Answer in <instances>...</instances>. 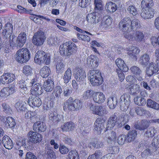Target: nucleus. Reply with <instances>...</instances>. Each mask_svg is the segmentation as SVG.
Listing matches in <instances>:
<instances>
[{"mask_svg":"<svg viewBox=\"0 0 159 159\" xmlns=\"http://www.w3.org/2000/svg\"><path fill=\"white\" fill-rule=\"evenodd\" d=\"M139 22L137 19L131 20L129 17H124L121 19L119 23V28L124 32H130L138 28Z\"/></svg>","mask_w":159,"mask_h":159,"instance_id":"1","label":"nucleus"},{"mask_svg":"<svg viewBox=\"0 0 159 159\" xmlns=\"http://www.w3.org/2000/svg\"><path fill=\"white\" fill-rule=\"evenodd\" d=\"M77 49L76 45L74 43L70 42L61 45L59 48L60 54L68 57L75 53Z\"/></svg>","mask_w":159,"mask_h":159,"instance_id":"2","label":"nucleus"},{"mask_svg":"<svg viewBox=\"0 0 159 159\" xmlns=\"http://www.w3.org/2000/svg\"><path fill=\"white\" fill-rule=\"evenodd\" d=\"M82 108L81 101L77 99L73 100L71 97L69 98L64 102L63 109L65 111L68 110L71 111L78 110Z\"/></svg>","mask_w":159,"mask_h":159,"instance_id":"3","label":"nucleus"},{"mask_svg":"<svg viewBox=\"0 0 159 159\" xmlns=\"http://www.w3.org/2000/svg\"><path fill=\"white\" fill-rule=\"evenodd\" d=\"M88 75L90 82L93 86L101 85L103 82L101 72L98 70H90Z\"/></svg>","mask_w":159,"mask_h":159,"instance_id":"4","label":"nucleus"},{"mask_svg":"<svg viewBox=\"0 0 159 159\" xmlns=\"http://www.w3.org/2000/svg\"><path fill=\"white\" fill-rule=\"evenodd\" d=\"M125 123L124 117H121L118 118L117 116L113 115L109 117L107 121V130H108L109 128L111 129L115 126L118 128L121 127L124 125Z\"/></svg>","mask_w":159,"mask_h":159,"instance_id":"5","label":"nucleus"},{"mask_svg":"<svg viewBox=\"0 0 159 159\" xmlns=\"http://www.w3.org/2000/svg\"><path fill=\"white\" fill-rule=\"evenodd\" d=\"M16 55V61L20 63L26 62L30 57V52L27 48H23L18 50Z\"/></svg>","mask_w":159,"mask_h":159,"instance_id":"6","label":"nucleus"},{"mask_svg":"<svg viewBox=\"0 0 159 159\" xmlns=\"http://www.w3.org/2000/svg\"><path fill=\"white\" fill-rule=\"evenodd\" d=\"M26 39V34L25 32H21L17 38L14 34H13L12 41L10 42L11 46L21 47L25 43Z\"/></svg>","mask_w":159,"mask_h":159,"instance_id":"7","label":"nucleus"},{"mask_svg":"<svg viewBox=\"0 0 159 159\" xmlns=\"http://www.w3.org/2000/svg\"><path fill=\"white\" fill-rule=\"evenodd\" d=\"M34 61L39 64L44 63L46 65L49 64L50 62V55L47 54L43 51H39L36 53Z\"/></svg>","mask_w":159,"mask_h":159,"instance_id":"8","label":"nucleus"},{"mask_svg":"<svg viewBox=\"0 0 159 159\" xmlns=\"http://www.w3.org/2000/svg\"><path fill=\"white\" fill-rule=\"evenodd\" d=\"M45 39L44 33L40 30L34 34L33 37L32 43L35 45L40 46L43 44Z\"/></svg>","mask_w":159,"mask_h":159,"instance_id":"9","label":"nucleus"},{"mask_svg":"<svg viewBox=\"0 0 159 159\" xmlns=\"http://www.w3.org/2000/svg\"><path fill=\"white\" fill-rule=\"evenodd\" d=\"M130 97L128 94H124L121 96L119 104L120 109L123 111H126L128 109L130 103Z\"/></svg>","mask_w":159,"mask_h":159,"instance_id":"10","label":"nucleus"},{"mask_svg":"<svg viewBox=\"0 0 159 159\" xmlns=\"http://www.w3.org/2000/svg\"><path fill=\"white\" fill-rule=\"evenodd\" d=\"M2 35L6 38H9V44L10 42L12 41L13 38V26L10 23H7L6 24L5 29L2 32Z\"/></svg>","mask_w":159,"mask_h":159,"instance_id":"11","label":"nucleus"},{"mask_svg":"<svg viewBox=\"0 0 159 159\" xmlns=\"http://www.w3.org/2000/svg\"><path fill=\"white\" fill-rule=\"evenodd\" d=\"M28 138L32 143H36L40 142L42 139V135L32 131H29L27 134Z\"/></svg>","mask_w":159,"mask_h":159,"instance_id":"12","label":"nucleus"},{"mask_svg":"<svg viewBox=\"0 0 159 159\" xmlns=\"http://www.w3.org/2000/svg\"><path fill=\"white\" fill-rule=\"evenodd\" d=\"M86 77L84 71L81 68H77L76 69L75 79L79 84H81L85 83Z\"/></svg>","mask_w":159,"mask_h":159,"instance_id":"13","label":"nucleus"},{"mask_svg":"<svg viewBox=\"0 0 159 159\" xmlns=\"http://www.w3.org/2000/svg\"><path fill=\"white\" fill-rule=\"evenodd\" d=\"M14 74L10 73H5L1 76L0 83L3 84H8L12 82L15 79Z\"/></svg>","mask_w":159,"mask_h":159,"instance_id":"14","label":"nucleus"},{"mask_svg":"<svg viewBox=\"0 0 159 159\" xmlns=\"http://www.w3.org/2000/svg\"><path fill=\"white\" fill-rule=\"evenodd\" d=\"M42 103L41 100L37 96L32 95L29 98L28 101L29 105L33 108L40 107Z\"/></svg>","mask_w":159,"mask_h":159,"instance_id":"15","label":"nucleus"},{"mask_svg":"<svg viewBox=\"0 0 159 159\" xmlns=\"http://www.w3.org/2000/svg\"><path fill=\"white\" fill-rule=\"evenodd\" d=\"M155 12L154 10L152 8H142L140 15L141 17L145 19H148L152 18Z\"/></svg>","mask_w":159,"mask_h":159,"instance_id":"16","label":"nucleus"},{"mask_svg":"<svg viewBox=\"0 0 159 159\" xmlns=\"http://www.w3.org/2000/svg\"><path fill=\"white\" fill-rule=\"evenodd\" d=\"M48 116L49 119L54 122L58 123L64 121L63 116L58 114L56 111H50Z\"/></svg>","mask_w":159,"mask_h":159,"instance_id":"17","label":"nucleus"},{"mask_svg":"<svg viewBox=\"0 0 159 159\" xmlns=\"http://www.w3.org/2000/svg\"><path fill=\"white\" fill-rule=\"evenodd\" d=\"M93 105H92L90 107V108L93 111V114L102 116L107 113L106 109L104 107L101 106H95L93 107Z\"/></svg>","mask_w":159,"mask_h":159,"instance_id":"18","label":"nucleus"},{"mask_svg":"<svg viewBox=\"0 0 159 159\" xmlns=\"http://www.w3.org/2000/svg\"><path fill=\"white\" fill-rule=\"evenodd\" d=\"M32 142L30 140V139H22L16 142V144L19 146L23 147L26 150H29L32 148Z\"/></svg>","mask_w":159,"mask_h":159,"instance_id":"19","label":"nucleus"},{"mask_svg":"<svg viewBox=\"0 0 159 159\" xmlns=\"http://www.w3.org/2000/svg\"><path fill=\"white\" fill-rule=\"evenodd\" d=\"M2 143L5 148L11 149L13 147V144L10 138L7 135H4L2 139Z\"/></svg>","mask_w":159,"mask_h":159,"instance_id":"20","label":"nucleus"},{"mask_svg":"<svg viewBox=\"0 0 159 159\" xmlns=\"http://www.w3.org/2000/svg\"><path fill=\"white\" fill-rule=\"evenodd\" d=\"M42 93V89L40 84L36 82L31 89V93L33 95L38 96Z\"/></svg>","mask_w":159,"mask_h":159,"instance_id":"21","label":"nucleus"},{"mask_svg":"<svg viewBox=\"0 0 159 159\" xmlns=\"http://www.w3.org/2000/svg\"><path fill=\"white\" fill-rule=\"evenodd\" d=\"M93 98L94 101L98 104L103 102L105 99L104 95L102 93L99 92L94 93Z\"/></svg>","mask_w":159,"mask_h":159,"instance_id":"22","label":"nucleus"},{"mask_svg":"<svg viewBox=\"0 0 159 159\" xmlns=\"http://www.w3.org/2000/svg\"><path fill=\"white\" fill-rule=\"evenodd\" d=\"M158 67L157 66L152 62L150 63L146 69V73L149 76L152 75L154 74L157 73L158 71Z\"/></svg>","mask_w":159,"mask_h":159,"instance_id":"23","label":"nucleus"},{"mask_svg":"<svg viewBox=\"0 0 159 159\" xmlns=\"http://www.w3.org/2000/svg\"><path fill=\"white\" fill-rule=\"evenodd\" d=\"M115 63L119 70L124 72L128 71L129 68L126 66L124 61L120 58H118L116 60Z\"/></svg>","mask_w":159,"mask_h":159,"instance_id":"24","label":"nucleus"},{"mask_svg":"<svg viewBox=\"0 0 159 159\" xmlns=\"http://www.w3.org/2000/svg\"><path fill=\"white\" fill-rule=\"evenodd\" d=\"M43 88L46 92H50L54 87L53 82L50 79H48L45 81L43 84Z\"/></svg>","mask_w":159,"mask_h":159,"instance_id":"25","label":"nucleus"},{"mask_svg":"<svg viewBox=\"0 0 159 159\" xmlns=\"http://www.w3.org/2000/svg\"><path fill=\"white\" fill-rule=\"evenodd\" d=\"M33 128L34 131L38 132H44L46 129V127L43 123L40 121L35 122L33 125Z\"/></svg>","mask_w":159,"mask_h":159,"instance_id":"26","label":"nucleus"},{"mask_svg":"<svg viewBox=\"0 0 159 159\" xmlns=\"http://www.w3.org/2000/svg\"><path fill=\"white\" fill-rule=\"evenodd\" d=\"M105 18V20L102 22L101 24V27L104 30L109 28L112 21V18L110 16H107Z\"/></svg>","mask_w":159,"mask_h":159,"instance_id":"27","label":"nucleus"},{"mask_svg":"<svg viewBox=\"0 0 159 159\" xmlns=\"http://www.w3.org/2000/svg\"><path fill=\"white\" fill-rule=\"evenodd\" d=\"M150 57L148 54L146 53L142 55L139 60V62L143 66H146L149 63Z\"/></svg>","mask_w":159,"mask_h":159,"instance_id":"28","label":"nucleus"},{"mask_svg":"<svg viewBox=\"0 0 159 159\" xmlns=\"http://www.w3.org/2000/svg\"><path fill=\"white\" fill-rule=\"evenodd\" d=\"M127 89L130 94L134 95H136L140 91L139 86L136 84H134L132 86L130 85L129 88L128 87Z\"/></svg>","mask_w":159,"mask_h":159,"instance_id":"29","label":"nucleus"},{"mask_svg":"<svg viewBox=\"0 0 159 159\" xmlns=\"http://www.w3.org/2000/svg\"><path fill=\"white\" fill-rule=\"evenodd\" d=\"M45 152L46 159H56L57 157L52 147L47 146Z\"/></svg>","mask_w":159,"mask_h":159,"instance_id":"30","label":"nucleus"},{"mask_svg":"<svg viewBox=\"0 0 159 159\" xmlns=\"http://www.w3.org/2000/svg\"><path fill=\"white\" fill-rule=\"evenodd\" d=\"M75 124L71 121L67 122L61 126L62 130L63 131H72L74 128Z\"/></svg>","mask_w":159,"mask_h":159,"instance_id":"31","label":"nucleus"},{"mask_svg":"<svg viewBox=\"0 0 159 159\" xmlns=\"http://www.w3.org/2000/svg\"><path fill=\"white\" fill-rule=\"evenodd\" d=\"M111 129L109 128L108 134L106 135L107 141L108 143H110L112 141H114L116 139V136L115 132L111 131Z\"/></svg>","mask_w":159,"mask_h":159,"instance_id":"32","label":"nucleus"},{"mask_svg":"<svg viewBox=\"0 0 159 159\" xmlns=\"http://www.w3.org/2000/svg\"><path fill=\"white\" fill-rule=\"evenodd\" d=\"M25 81V80H20L19 83V88L20 89V92L23 95L25 96V94H27L28 92Z\"/></svg>","mask_w":159,"mask_h":159,"instance_id":"33","label":"nucleus"},{"mask_svg":"<svg viewBox=\"0 0 159 159\" xmlns=\"http://www.w3.org/2000/svg\"><path fill=\"white\" fill-rule=\"evenodd\" d=\"M149 125V123L146 120H142L141 121L140 124L137 125L136 129L140 130H143L146 129Z\"/></svg>","mask_w":159,"mask_h":159,"instance_id":"34","label":"nucleus"},{"mask_svg":"<svg viewBox=\"0 0 159 159\" xmlns=\"http://www.w3.org/2000/svg\"><path fill=\"white\" fill-rule=\"evenodd\" d=\"M71 75V69L70 68H68L64 74L63 80L64 83L67 84L70 81Z\"/></svg>","mask_w":159,"mask_h":159,"instance_id":"35","label":"nucleus"},{"mask_svg":"<svg viewBox=\"0 0 159 159\" xmlns=\"http://www.w3.org/2000/svg\"><path fill=\"white\" fill-rule=\"evenodd\" d=\"M50 72V70L48 67L44 66L40 69V73L42 77L46 78L49 75Z\"/></svg>","mask_w":159,"mask_h":159,"instance_id":"36","label":"nucleus"},{"mask_svg":"<svg viewBox=\"0 0 159 159\" xmlns=\"http://www.w3.org/2000/svg\"><path fill=\"white\" fill-rule=\"evenodd\" d=\"M5 123L7 127L12 129L14 128L16 125L15 120L11 117H8L7 118Z\"/></svg>","mask_w":159,"mask_h":159,"instance_id":"37","label":"nucleus"},{"mask_svg":"<svg viewBox=\"0 0 159 159\" xmlns=\"http://www.w3.org/2000/svg\"><path fill=\"white\" fill-rule=\"evenodd\" d=\"M107 104L110 109H114L117 104L116 98L111 97L108 98Z\"/></svg>","mask_w":159,"mask_h":159,"instance_id":"38","label":"nucleus"},{"mask_svg":"<svg viewBox=\"0 0 159 159\" xmlns=\"http://www.w3.org/2000/svg\"><path fill=\"white\" fill-rule=\"evenodd\" d=\"M105 7L108 11L112 12L115 11L117 9V5L114 3L111 2H107Z\"/></svg>","mask_w":159,"mask_h":159,"instance_id":"39","label":"nucleus"},{"mask_svg":"<svg viewBox=\"0 0 159 159\" xmlns=\"http://www.w3.org/2000/svg\"><path fill=\"white\" fill-rule=\"evenodd\" d=\"M26 103L25 102L20 101L17 102L15 104V107L18 111H25L26 110Z\"/></svg>","mask_w":159,"mask_h":159,"instance_id":"40","label":"nucleus"},{"mask_svg":"<svg viewBox=\"0 0 159 159\" xmlns=\"http://www.w3.org/2000/svg\"><path fill=\"white\" fill-rule=\"evenodd\" d=\"M153 3L152 0H143L141 2V7L143 8L148 9L152 8Z\"/></svg>","mask_w":159,"mask_h":159,"instance_id":"41","label":"nucleus"},{"mask_svg":"<svg viewBox=\"0 0 159 159\" xmlns=\"http://www.w3.org/2000/svg\"><path fill=\"white\" fill-rule=\"evenodd\" d=\"M157 149L154 146H152L151 145L149 148L145 150L143 152L141 153L142 157H144L145 156H148L152 154L153 153L156 152Z\"/></svg>","mask_w":159,"mask_h":159,"instance_id":"42","label":"nucleus"},{"mask_svg":"<svg viewBox=\"0 0 159 159\" xmlns=\"http://www.w3.org/2000/svg\"><path fill=\"white\" fill-rule=\"evenodd\" d=\"M65 65L64 62L62 61H58L56 66V71L57 73H62L64 69Z\"/></svg>","mask_w":159,"mask_h":159,"instance_id":"43","label":"nucleus"},{"mask_svg":"<svg viewBox=\"0 0 159 159\" xmlns=\"http://www.w3.org/2000/svg\"><path fill=\"white\" fill-rule=\"evenodd\" d=\"M94 11H102L103 5L102 0H94Z\"/></svg>","mask_w":159,"mask_h":159,"instance_id":"44","label":"nucleus"},{"mask_svg":"<svg viewBox=\"0 0 159 159\" xmlns=\"http://www.w3.org/2000/svg\"><path fill=\"white\" fill-rule=\"evenodd\" d=\"M157 133V130L153 127H151L148 128L147 131L145 133V135L148 138L152 137L153 136L155 133Z\"/></svg>","mask_w":159,"mask_h":159,"instance_id":"45","label":"nucleus"},{"mask_svg":"<svg viewBox=\"0 0 159 159\" xmlns=\"http://www.w3.org/2000/svg\"><path fill=\"white\" fill-rule=\"evenodd\" d=\"M137 135V131L135 130H132L128 133L127 135L126 139L129 142H130L133 141L135 139Z\"/></svg>","mask_w":159,"mask_h":159,"instance_id":"46","label":"nucleus"},{"mask_svg":"<svg viewBox=\"0 0 159 159\" xmlns=\"http://www.w3.org/2000/svg\"><path fill=\"white\" fill-rule=\"evenodd\" d=\"M134 101L135 103L139 105H144L146 104L145 99L143 98L137 96L134 98Z\"/></svg>","mask_w":159,"mask_h":159,"instance_id":"47","label":"nucleus"},{"mask_svg":"<svg viewBox=\"0 0 159 159\" xmlns=\"http://www.w3.org/2000/svg\"><path fill=\"white\" fill-rule=\"evenodd\" d=\"M134 40L137 42H140L144 39V35L141 31H136L134 33Z\"/></svg>","mask_w":159,"mask_h":159,"instance_id":"48","label":"nucleus"},{"mask_svg":"<svg viewBox=\"0 0 159 159\" xmlns=\"http://www.w3.org/2000/svg\"><path fill=\"white\" fill-rule=\"evenodd\" d=\"M91 145H92L94 148H99L103 146V143L102 141H97L96 142H93L89 143V147L90 148H91Z\"/></svg>","mask_w":159,"mask_h":159,"instance_id":"49","label":"nucleus"},{"mask_svg":"<svg viewBox=\"0 0 159 159\" xmlns=\"http://www.w3.org/2000/svg\"><path fill=\"white\" fill-rule=\"evenodd\" d=\"M130 70L131 72L134 75V76L138 75L139 74H141L142 73V71L138 67L136 66H134L131 67Z\"/></svg>","mask_w":159,"mask_h":159,"instance_id":"50","label":"nucleus"},{"mask_svg":"<svg viewBox=\"0 0 159 159\" xmlns=\"http://www.w3.org/2000/svg\"><path fill=\"white\" fill-rule=\"evenodd\" d=\"M67 156L69 159H79L78 153L75 151H70Z\"/></svg>","mask_w":159,"mask_h":159,"instance_id":"51","label":"nucleus"},{"mask_svg":"<svg viewBox=\"0 0 159 159\" xmlns=\"http://www.w3.org/2000/svg\"><path fill=\"white\" fill-rule=\"evenodd\" d=\"M23 72L26 75H31L33 74L32 69L29 66H25L23 69Z\"/></svg>","mask_w":159,"mask_h":159,"instance_id":"52","label":"nucleus"},{"mask_svg":"<svg viewBox=\"0 0 159 159\" xmlns=\"http://www.w3.org/2000/svg\"><path fill=\"white\" fill-rule=\"evenodd\" d=\"M2 106L3 108V111L8 115L12 114V110L11 107L8 104L5 102H3L2 104Z\"/></svg>","mask_w":159,"mask_h":159,"instance_id":"53","label":"nucleus"},{"mask_svg":"<svg viewBox=\"0 0 159 159\" xmlns=\"http://www.w3.org/2000/svg\"><path fill=\"white\" fill-rule=\"evenodd\" d=\"M94 12L88 14L86 17V20L89 22L91 23H96Z\"/></svg>","mask_w":159,"mask_h":159,"instance_id":"54","label":"nucleus"},{"mask_svg":"<svg viewBox=\"0 0 159 159\" xmlns=\"http://www.w3.org/2000/svg\"><path fill=\"white\" fill-rule=\"evenodd\" d=\"M135 111L137 115L140 116H143L145 114H148L149 112L148 111L144 109L143 108L139 107H138V108H135Z\"/></svg>","mask_w":159,"mask_h":159,"instance_id":"55","label":"nucleus"},{"mask_svg":"<svg viewBox=\"0 0 159 159\" xmlns=\"http://www.w3.org/2000/svg\"><path fill=\"white\" fill-rule=\"evenodd\" d=\"M58 40L57 38L55 37H52L48 39V43L51 45H56L58 44Z\"/></svg>","mask_w":159,"mask_h":159,"instance_id":"56","label":"nucleus"},{"mask_svg":"<svg viewBox=\"0 0 159 159\" xmlns=\"http://www.w3.org/2000/svg\"><path fill=\"white\" fill-rule=\"evenodd\" d=\"M127 10L129 13L134 16L136 15L137 14V8L133 5H129L128 7Z\"/></svg>","mask_w":159,"mask_h":159,"instance_id":"57","label":"nucleus"},{"mask_svg":"<svg viewBox=\"0 0 159 159\" xmlns=\"http://www.w3.org/2000/svg\"><path fill=\"white\" fill-rule=\"evenodd\" d=\"M102 11H94L95 19L96 23H98L102 19Z\"/></svg>","mask_w":159,"mask_h":159,"instance_id":"58","label":"nucleus"},{"mask_svg":"<svg viewBox=\"0 0 159 159\" xmlns=\"http://www.w3.org/2000/svg\"><path fill=\"white\" fill-rule=\"evenodd\" d=\"M95 61H99V59L96 56L91 55L87 59V64H91L92 62Z\"/></svg>","mask_w":159,"mask_h":159,"instance_id":"59","label":"nucleus"},{"mask_svg":"<svg viewBox=\"0 0 159 159\" xmlns=\"http://www.w3.org/2000/svg\"><path fill=\"white\" fill-rule=\"evenodd\" d=\"M36 80H37L35 78L33 79L32 80L28 79L25 80V83L26 84L27 88L28 87H32L34 84L36 83Z\"/></svg>","mask_w":159,"mask_h":159,"instance_id":"60","label":"nucleus"},{"mask_svg":"<svg viewBox=\"0 0 159 159\" xmlns=\"http://www.w3.org/2000/svg\"><path fill=\"white\" fill-rule=\"evenodd\" d=\"M18 9L17 10L20 13H29L31 15L32 14L31 12L32 11V10L31 9L27 10L26 9L24 8L20 5H18L17 6Z\"/></svg>","mask_w":159,"mask_h":159,"instance_id":"61","label":"nucleus"},{"mask_svg":"<svg viewBox=\"0 0 159 159\" xmlns=\"http://www.w3.org/2000/svg\"><path fill=\"white\" fill-rule=\"evenodd\" d=\"M93 94V91L92 90H88L84 93L83 98L85 99L90 98Z\"/></svg>","mask_w":159,"mask_h":159,"instance_id":"62","label":"nucleus"},{"mask_svg":"<svg viewBox=\"0 0 159 159\" xmlns=\"http://www.w3.org/2000/svg\"><path fill=\"white\" fill-rule=\"evenodd\" d=\"M59 151L62 154H67L70 151L69 149L63 145H60L59 147Z\"/></svg>","mask_w":159,"mask_h":159,"instance_id":"63","label":"nucleus"},{"mask_svg":"<svg viewBox=\"0 0 159 159\" xmlns=\"http://www.w3.org/2000/svg\"><path fill=\"white\" fill-rule=\"evenodd\" d=\"M123 34L124 37L128 40L134 41V33H129V32H125Z\"/></svg>","mask_w":159,"mask_h":159,"instance_id":"64","label":"nucleus"}]
</instances>
